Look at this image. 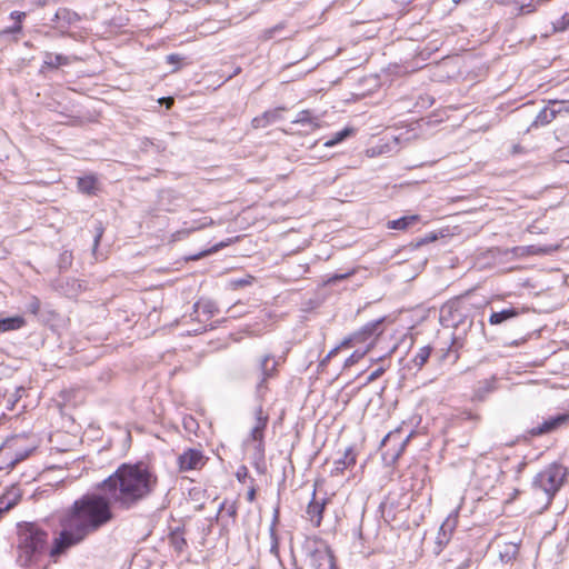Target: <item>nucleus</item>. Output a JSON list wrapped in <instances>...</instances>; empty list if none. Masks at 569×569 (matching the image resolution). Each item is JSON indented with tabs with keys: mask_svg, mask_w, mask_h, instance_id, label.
I'll return each instance as SVG.
<instances>
[{
	"mask_svg": "<svg viewBox=\"0 0 569 569\" xmlns=\"http://www.w3.org/2000/svg\"><path fill=\"white\" fill-rule=\"evenodd\" d=\"M533 0H513V3L518 8V14H528L537 10V7L532 3Z\"/></svg>",
	"mask_w": 569,
	"mask_h": 569,
	"instance_id": "28",
	"label": "nucleus"
},
{
	"mask_svg": "<svg viewBox=\"0 0 569 569\" xmlns=\"http://www.w3.org/2000/svg\"><path fill=\"white\" fill-rule=\"evenodd\" d=\"M372 348V342L368 343L363 350L353 351L345 361L343 367L349 368L356 365L360 359H362Z\"/></svg>",
	"mask_w": 569,
	"mask_h": 569,
	"instance_id": "26",
	"label": "nucleus"
},
{
	"mask_svg": "<svg viewBox=\"0 0 569 569\" xmlns=\"http://www.w3.org/2000/svg\"><path fill=\"white\" fill-rule=\"evenodd\" d=\"M48 533L33 523L20 529L18 542V562L29 567L36 562L47 547Z\"/></svg>",
	"mask_w": 569,
	"mask_h": 569,
	"instance_id": "3",
	"label": "nucleus"
},
{
	"mask_svg": "<svg viewBox=\"0 0 569 569\" xmlns=\"http://www.w3.org/2000/svg\"><path fill=\"white\" fill-rule=\"evenodd\" d=\"M182 60V57L176 53L167 56V62L170 64H178Z\"/></svg>",
	"mask_w": 569,
	"mask_h": 569,
	"instance_id": "47",
	"label": "nucleus"
},
{
	"mask_svg": "<svg viewBox=\"0 0 569 569\" xmlns=\"http://www.w3.org/2000/svg\"><path fill=\"white\" fill-rule=\"evenodd\" d=\"M551 106H555L556 109L559 110L558 116L560 114H569V100L568 101H558V100H551Z\"/></svg>",
	"mask_w": 569,
	"mask_h": 569,
	"instance_id": "36",
	"label": "nucleus"
},
{
	"mask_svg": "<svg viewBox=\"0 0 569 569\" xmlns=\"http://www.w3.org/2000/svg\"><path fill=\"white\" fill-rule=\"evenodd\" d=\"M193 309L198 318L203 315L204 320H209L217 312L216 303L211 300H199L194 303Z\"/></svg>",
	"mask_w": 569,
	"mask_h": 569,
	"instance_id": "17",
	"label": "nucleus"
},
{
	"mask_svg": "<svg viewBox=\"0 0 569 569\" xmlns=\"http://www.w3.org/2000/svg\"><path fill=\"white\" fill-rule=\"evenodd\" d=\"M284 110V108H276L272 110H267L263 112V116L266 120H268V124L276 122L281 118V112Z\"/></svg>",
	"mask_w": 569,
	"mask_h": 569,
	"instance_id": "32",
	"label": "nucleus"
},
{
	"mask_svg": "<svg viewBox=\"0 0 569 569\" xmlns=\"http://www.w3.org/2000/svg\"><path fill=\"white\" fill-rule=\"evenodd\" d=\"M518 312L515 309H505L498 312H492L489 322L491 325H500L503 321L516 317Z\"/></svg>",
	"mask_w": 569,
	"mask_h": 569,
	"instance_id": "23",
	"label": "nucleus"
},
{
	"mask_svg": "<svg viewBox=\"0 0 569 569\" xmlns=\"http://www.w3.org/2000/svg\"><path fill=\"white\" fill-rule=\"evenodd\" d=\"M496 389V378L487 379L481 382V387L479 388V392L489 393Z\"/></svg>",
	"mask_w": 569,
	"mask_h": 569,
	"instance_id": "35",
	"label": "nucleus"
},
{
	"mask_svg": "<svg viewBox=\"0 0 569 569\" xmlns=\"http://www.w3.org/2000/svg\"><path fill=\"white\" fill-rule=\"evenodd\" d=\"M26 17V13L24 12H20V11H13L11 12V18L12 19H16L18 21V24L12 29V31H20L21 30V20L22 18Z\"/></svg>",
	"mask_w": 569,
	"mask_h": 569,
	"instance_id": "40",
	"label": "nucleus"
},
{
	"mask_svg": "<svg viewBox=\"0 0 569 569\" xmlns=\"http://www.w3.org/2000/svg\"><path fill=\"white\" fill-rule=\"evenodd\" d=\"M112 507L109 498L100 490L74 500L60 518L62 529L53 540L50 556L58 557L64 553L111 522L114 518Z\"/></svg>",
	"mask_w": 569,
	"mask_h": 569,
	"instance_id": "1",
	"label": "nucleus"
},
{
	"mask_svg": "<svg viewBox=\"0 0 569 569\" xmlns=\"http://www.w3.org/2000/svg\"><path fill=\"white\" fill-rule=\"evenodd\" d=\"M157 485V475L144 463H122L97 489L106 493L113 507L129 510L148 498Z\"/></svg>",
	"mask_w": 569,
	"mask_h": 569,
	"instance_id": "2",
	"label": "nucleus"
},
{
	"mask_svg": "<svg viewBox=\"0 0 569 569\" xmlns=\"http://www.w3.org/2000/svg\"><path fill=\"white\" fill-rule=\"evenodd\" d=\"M559 110L555 108V106H551L549 102L540 112L537 114L535 119L536 124H548L550 123L556 117L558 116Z\"/></svg>",
	"mask_w": 569,
	"mask_h": 569,
	"instance_id": "19",
	"label": "nucleus"
},
{
	"mask_svg": "<svg viewBox=\"0 0 569 569\" xmlns=\"http://www.w3.org/2000/svg\"><path fill=\"white\" fill-rule=\"evenodd\" d=\"M569 421V413L558 415L556 417H551L543 421L541 425L531 429L530 433L532 436H541L545 433H550L561 426L566 425Z\"/></svg>",
	"mask_w": 569,
	"mask_h": 569,
	"instance_id": "9",
	"label": "nucleus"
},
{
	"mask_svg": "<svg viewBox=\"0 0 569 569\" xmlns=\"http://www.w3.org/2000/svg\"><path fill=\"white\" fill-rule=\"evenodd\" d=\"M353 133V129L345 128L338 132H336L332 138L325 141L323 146L327 148H331L340 142H342L346 138L350 137Z\"/></svg>",
	"mask_w": 569,
	"mask_h": 569,
	"instance_id": "24",
	"label": "nucleus"
},
{
	"mask_svg": "<svg viewBox=\"0 0 569 569\" xmlns=\"http://www.w3.org/2000/svg\"><path fill=\"white\" fill-rule=\"evenodd\" d=\"M277 362L271 358V356H264L260 361V370H261V380L257 385V391L260 392L264 387V382L268 378L272 377L276 372Z\"/></svg>",
	"mask_w": 569,
	"mask_h": 569,
	"instance_id": "12",
	"label": "nucleus"
},
{
	"mask_svg": "<svg viewBox=\"0 0 569 569\" xmlns=\"http://www.w3.org/2000/svg\"><path fill=\"white\" fill-rule=\"evenodd\" d=\"M102 233H103V229L102 228H98V232L94 237V241H93V250H96L99 246V242H100V239L102 237Z\"/></svg>",
	"mask_w": 569,
	"mask_h": 569,
	"instance_id": "49",
	"label": "nucleus"
},
{
	"mask_svg": "<svg viewBox=\"0 0 569 569\" xmlns=\"http://www.w3.org/2000/svg\"><path fill=\"white\" fill-rule=\"evenodd\" d=\"M499 4H507L508 2H513V0H496Z\"/></svg>",
	"mask_w": 569,
	"mask_h": 569,
	"instance_id": "53",
	"label": "nucleus"
},
{
	"mask_svg": "<svg viewBox=\"0 0 569 569\" xmlns=\"http://www.w3.org/2000/svg\"><path fill=\"white\" fill-rule=\"evenodd\" d=\"M212 224V220L211 219H208V218H204L203 221L201 223H198V224H194V226H191L189 229H188V232H191V231H194V230H199V229H202L207 226H210Z\"/></svg>",
	"mask_w": 569,
	"mask_h": 569,
	"instance_id": "43",
	"label": "nucleus"
},
{
	"mask_svg": "<svg viewBox=\"0 0 569 569\" xmlns=\"http://www.w3.org/2000/svg\"><path fill=\"white\" fill-rule=\"evenodd\" d=\"M229 515L230 516H234L236 515V508L233 506L230 507Z\"/></svg>",
	"mask_w": 569,
	"mask_h": 569,
	"instance_id": "54",
	"label": "nucleus"
},
{
	"mask_svg": "<svg viewBox=\"0 0 569 569\" xmlns=\"http://www.w3.org/2000/svg\"><path fill=\"white\" fill-rule=\"evenodd\" d=\"M306 569H336L333 555L326 541L317 537L305 541Z\"/></svg>",
	"mask_w": 569,
	"mask_h": 569,
	"instance_id": "5",
	"label": "nucleus"
},
{
	"mask_svg": "<svg viewBox=\"0 0 569 569\" xmlns=\"http://www.w3.org/2000/svg\"><path fill=\"white\" fill-rule=\"evenodd\" d=\"M316 492L313 491V497ZM326 500L318 501L315 498L309 502L307 508V515L309 520L316 526H320L322 521V513L325 510Z\"/></svg>",
	"mask_w": 569,
	"mask_h": 569,
	"instance_id": "13",
	"label": "nucleus"
},
{
	"mask_svg": "<svg viewBox=\"0 0 569 569\" xmlns=\"http://www.w3.org/2000/svg\"><path fill=\"white\" fill-rule=\"evenodd\" d=\"M565 477V469L557 463L548 466L535 477L532 487L537 493H543L545 507L551 503L555 495L563 485Z\"/></svg>",
	"mask_w": 569,
	"mask_h": 569,
	"instance_id": "4",
	"label": "nucleus"
},
{
	"mask_svg": "<svg viewBox=\"0 0 569 569\" xmlns=\"http://www.w3.org/2000/svg\"><path fill=\"white\" fill-rule=\"evenodd\" d=\"M356 463V456L352 449H347L343 456L335 461L333 469L331 470L332 476L341 475L347 468Z\"/></svg>",
	"mask_w": 569,
	"mask_h": 569,
	"instance_id": "14",
	"label": "nucleus"
},
{
	"mask_svg": "<svg viewBox=\"0 0 569 569\" xmlns=\"http://www.w3.org/2000/svg\"><path fill=\"white\" fill-rule=\"evenodd\" d=\"M219 247H220V246H214V247H212V248H211V249H209V250H203V251H201V252H199V253H197V254L190 256L188 259H189V260H199L200 258H203V257H206V256H208V254H210V253H212V252H216V251L218 250V248H219Z\"/></svg>",
	"mask_w": 569,
	"mask_h": 569,
	"instance_id": "39",
	"label": "nucleus"
},
{
	"mask_svg": "<svg viewBox=\"0 0 569 569\" xmlns=\"http://www.w3.org/2000/svg\"><path fill=\"white\" fill-rule=\"evenodd\" d=\"M355 345H357V342H356V339H353V333H352L351 336H349V337L345 338V339L340 342L339 347H340V349H342V348H350V347H353Z\"/></svg>",
	"mask_w": 569,
	"mask_h": 569,
	"instance_id": "41",
	"label": "nucleus"
},
{
	"mask_svg": "<svg viewBox=\"0 0 569 569\" xmlns=\"http://www.w3.org/2000/svg\"><path fill=\"white\" fill-rule=\"evenodd\" d=\"M339 350H340V347H339V346H337L336 348H333L332 350H330V351L328 352V355H327V359H331L332 357H335V356L338 353V351H339Z\"/></svg>",
	"mask_w": 569,
	"mask_h": 569,
	"instance_id": "50",
	"label": "nucleus"
},
{
	"mask_svg": "<svg viewBox=\"0 0 569 569\" xmlns=\"http://www.w3.org/2000/svg\"><path fill=\"white\" fill-rule=\"evenodd\" d=\"M54 20L62 21L68 27L78 22L80 17L77 12L71 11L70 9L60 8L54 14Z\"/></svg>",
	"mask_w": 569,
	"mask_h": 569,
	"instance_id": "21",
	"label": "nucleus"
},
{
	"mask_svg": "<svg viewBox=\"0 0 569 569\" xmlns=\"http://www.w3.org/2000/svg\"><path fill=\"white\" fill-rule=\"evenodd\" d=\"M352 273H353V271H351V272H347V273H341V274L336 273V274H333L332 277H330V278L328 279V282H329V283H335V282H337V281H340V280H343V279L348 278V277H349V276H351Z\"/></svg>",
	"mask_w": 569,
	"mask_h": 569,
	"instance_id": "44",
	"label": "nucleus"
},
{
	"mask_svg": "<svg viewBox=\"0 0 569 569\" xmlns=\"http://www.w3.org/2000/svg\"><path fill=\"white\" fill-rule=\"evenodd\" d=\"M499 547V558L502 562L513 561L519 552V546L515 542H503Z\"/></svg>",
	"mask_w": 569,
	"mask_h": 569,
	"instance_id": "16",
	"label": "nucleus"
},
{
	"mask_svg": "<svg viewBox=\"0 0 569 569\" xmlns=\"http://www.w3.org/2000/svg\"><path fill=\"white\" fill-rule=\"evenodd\" d=\"M559 248L558 244H549V246H519L512 249V253L517 257H527V256H542L549 254L557 251Z\"/></svg>",
	"mask_w": 569,
	"mask_h": 569,
	"instance_id": "10",
	"label": "nucleus"
},
{
	"mask_svg": "<svg viewBox=\"0 0 569 569\" xmlns=\"http://www.w3.org/2000/svg\"><path fill=\"white\" fill-rule=\"evenodd\" d=\"M254 423L250 430V438L259 443L263 440L264 430L269 421V415L262 409V406H258L254 411Z\"/></svg>",
	"mask_w": 569,
	"mask_h": 569,
	"instance_id": "8",
	"label": "nucleus"
},
{
	"mask_svg": "<svg viewBox=\"0 0 569 569\" xmlns=\"http://www.w3.org/2000/svg\"><path fill=\"white\" fill-rule=\"evenodd\" d=\"M407 441H408V439H406L405 441H402L401 447H400V450H399V452L396 455V458H398V457H399V455L402 452V450L405 449V446H406Z\"/></svg>",
	"mask_w": 569,
	"mask_h": 569,
	"instance_id": "51",
	"label": "nucleus"
},
{
	"mask_svg": "<svg viewBox=\"0 0 569 569\" xmlns=\"http://www.w3.org/2000/svg\"><path fill=\"white\" fill-rule=\"evenodd\" d=\"M71 63V58L60 53L44 52L43 68L57 69Z\"/></svg>",
	"mask_w": 569,
	"mask_h": 569,
	"instance_id": "15",
	"label": "nucleus"
},
{
	"mask_svg": "<svg viewBox=\"0 0 569 569\" xmlns=\"http://www.w3.org/2000/svg\"><path fill=\"white\" fill-rule=\"evenodd\" d=\"M252 280H253V277L251 276H247L246 278H241V279H237V280H232L230 282V286L233 288V289H237V288H240V287H244V286H249L252 283Z\"/></svg>",
	"mask_w": 569,
	"mask_h": 569,
	"instance_id": "37",
	"label": "nucleus"
},
{
	"mask_svg": "<svg viewBox=\"0 0 569 569\" xmlns=\"http://www.w3.org/2000/svg\"><path fill=\"white\" fill-rule=\"evenodd\" d=\"M437 239L436 234H430L418 240L417 246H422Z\"/></svg>",
	"mask_w": 569,
	"mask_h": 569,
	"instance_id": "48",
	"label": "nucleus"
},
{
	"mask_svg": "<svg viewBox=\"0 0 569 569\" xmlns=\"http://www.w3.org/2000/svg\"><path fill=\"white\" fill-rule=\"evenodd\" d=\"M22 442H24V438L17 436L8 439L0 447V470L12 469L34 450V447H24Z\"/></svg>",
	"mask_w": 569,
	"mask_h": 569,
	"instance_id": "6",
	"label": "nucleus"
},
{
	"mask_svg": "<svg viewBox=\"0 0 569 569\" xmlns=\"http://www.w3.org/2000/svg\"><path fill=\"white\" fill-rule=\"evenodd\" d=\"M385 372V369L383 368H378L376 369L375 371H372L368 378H367V383H370L372 381H375L376 379H378L382 373Z\"/></svg>",
	"mask_w": 569,
	"mask_h": 569,
	"instance_id": "45",
	"label": "nucleus"
},
{
	"mask_svg": "<svg viewBox=\"0 0 569 569\" xmlns=\"http://www.w3.org/2000/svg\"><path fill=\"white\" fill-rule=\"evenodd\" d=\"M184 428L189 431H192L197 427V422L193 418L188 417L183 419Z\"/></svg>",
	"mask_w": 569,
	"mask_h": 569,
	"instance_id": "46",
	"label": "nucleus"
},
{
	"mask_svg": "<svg viewBox=\"0 0 569 569\" xmlns=\"http://www.w3.org/2000/svg\"><path fill=\"white\" fill-rule=\"evenodd\" d=\"M431 353L430 347H422L418 350L416 356L413 357V363L416 367L421 368L429 359Z\"/></svg>",
	"mask_w": 569,
	"mask_h": 569,
	"instance_id": "29",
	"label": "nucleus"
},
{
	"mask_svg": "<svg viewBox=\"0 0 569 569\" xmlns=\"http://www.w3.org/2000/svg\"><path fill=\"white\" fill-rule=\"evenodd\" d=\"M26 320L21 316H14L10 318L0 319V332H7L11 330H18L24 327Z\"/></svg>",
	"mask_w": 569,
	"mask_h": 569,
	"instance_id": "20",
	"label": "nucleus"
},
{
	"mask_svg": "<svg viewBox=\"0 0 569 569\" xmlns=\"http://www.w3.org/2000/svg\"><path fill=\"white\" fill-rule=\"evenodd\" d=\"M556 31H563L569 28V12H566L557 22L553 23Z\"/></svg>",
	"mask_w": 569,
	"mask_h": 569,
	"instance_id": "33",
	"label": "nucleus"
},
{
	"mask_svg": "<svg viewBox=\"0 0 569 569\" xmlns=\"http://www.w3.org/2000/svg\"><path fill=\"white\" fill-rule=\"evenodd\" d=\"M253 499H254V490L252 489V490H250V491L248 492V500H249V501H252Z\"/></svg>",
	"mask_w": 569,
	"mask_h": 569,
	"instance_id": "52",
	"label": "nucleus"
},
{
	"mask_svg": "<svg viewBox=\"0 0 569 569\" xmlns=\"http://www.w3.org/2000/svg\"><path fill=\"white\" fill-rule=\"evenodd\" d=\"M382 323V319L370 321L362 326L358 331L353 332V339H356L357 343H366L369 341L373 343V337L378 336L380 332L379 328Z\"/></svg>",
	"mask_w": 569,
	"mask_h": 569,
	"instance_id": "11",
	"label": "nucleus"
},
{
	"mask_svg": "<svg viewBox=\"0 0 569 569\" xmlns=\"http://www.w3.org/2000/svg\"><path fill=\"white\" fill-rule=\"evenodd\" d=\"M458 523V512L455 511L450 513L446 520L442 522L440 527V531L446 536L447 533L451 535L453 530L456 529Z\"/></svg>",
	"mask_w": 569,
	"mask_h": 569,
	"instance_id": "27",
	"label": "nucleus"
},
{
	"mask_svg": "<svg viewBox=\"0 0 569 569\" xmlns=\"http://www.w3.org/2000/svg\"><path fill=\"white\" fill-rule=\"evenodd\" d=\"M418 214H411V216H405L396 220H389L387 222L388 229H395V230H407L409 227L413 226L419 221Z\"/></svg>",
	"mask_w": 569,
	"mask_h": 569,
	"instance_id": "18",
	"label": "nucleus"
},
{
	"mask_svg": "<svg viewBox=\"0 0 569 569\" xmlns=\"http://www.w3.org/2000/svg\"><path fill=\"white\" fill-rule=\"evenodd\" d=\"M283 29H284V24L278 23L271 28L263 30L260 38L263 41L271 40V39L276 38Z\"/></svg>",
	"mask_w": 569,
	"mask_h": 569,
	"instance_id": "30",
	"label": "nucleus"
},
{
	"mask_svg": "<svg viewBox=\"0 0 569 569\" xmlns=\"http://www.w3.org/2000/svg\"><path fill=\"white\" fill-rule=\"evenodd\" d=\"M41 302L40 300L32 296L27 305V310L32 315H38L40 311Z\"/></svg>",
	"mask_w": 569,
	"mask_h": 569,
	"instance_id": "34",
	"label": "nucleus"
},
{
	"mask_svg": "<svg viewBox=\"0 0 569 569\" xmlns=\"http://www.w3.org/2000/svg\"><path fill=\"white\" fill-rule=\"evenodd\" d=\"M567 162H569V159H567Z\"/></svg>",
	"mask_w": 569,
	"mask_h": 569,
	"instance_id": "56",
	"label": "nucleus"
},
{
	"mask_svg": "<svg viewBox=\"0 0 569 569\" xmlns=\"http://www.w3.org/2000/svg\"><path fill=\"white\" fill-rule=\"evenodd\" d=\"M71 260H72L71 252L64 251L63 253H61V256H60V263H61V266H64V267L70 266L71 264Z\"/></svg>",
	"mask_w": 569,
	"mask_h": 569,
	"instance_id": "42",
	"label": "nucleus"
},
{
	"mask_svg": "<svg viewBox=\"0 0 569 569\" xmlns=\"http://www.w3.org/2000/svg\"><path fill=\"white\" fill-rule=\"evenodd\" d=\"M97 180L94 177L88 176L79 178L78 188L82 193L91 194L96 190Z\"/></svg>",
	"mask_w": 569,
	"mask_h": 569,
	"instance_id": "25",
	"label": "nucleus"
},
{
	"mask_svg": "<svg viewBox=\"0 0 569 569\" xmlns=\"http://www.w3.org/2000/svg\"><path fill=\"white\" fill-rule=\"evenodd\" d=\"M330 359H327V357L320 362V366H325L327 365V362L329 361Z\"/></svg>",
	"mask_w": 569,
	"mask_h": 569,
	"instance_id": "55",
	"label": "nucleus"
},
{
	"mask_svg": "<svg viewBox=\"0 0 569 569\" xmlns=\"http://www.w3.org/2000/svg\"><path fill=\"white\" fill-rule=\"evenodd\" d=\"M293 123L299 124H310L313 127H318L315 119L311 117V112L309 110H302L297 114V118L292 121Z\"/></svg>",
	"mask_w": 569,
	"mask_h": 569,
	"instance_id": "31",
	"label": "nucleus"
},
{
	"mask_svg": "<svg viewBox=\"0 0 569 569\" xmlns=\"http://www.w3.org/2000/svg\"><path fill=\"white\" fill-rule=\"evenodd\" d=\"M268 124V120H266L263 113L252 119V127L256 129L266 128Z\"/></svg>",
	"mask_w": 569,
	"mask_h": 569,
	"instance_id": "38",
	"label": "nucleus"
},
{
	"mask_svg": "<svg viewBox=\"0 0 569 569\" xmlns=\"http://www.w3.org/2000/svg\"><path fill=\"white\" fill-rule=\"evenodd\" d=\"M207 462L202 451L188 449L178 457V465L181 471L199 470Z\"/></svg>",
	"mask_w": 569,
	"mask_h": 569,
	"instance_id": "7",
	"label": "nucleus"
},
{
	"mask_svg": "<svg viewBox=\"0 0 569 569\" xmlns=\"http://www.w3.org/2000/svg\"><path fill=\"white\" fill-rule=\"evenodd\" d=\"M277 521H278V511H276L273 521L269 528V535H270V553H272L279 560L280 559V557H279V539H278L277 530H276Z\"/></svg>",
	"mask_w": 569,
	"mask_h": 569,
	"instance_id": "22",
	"label": "nucleus"
}]
</instances>
